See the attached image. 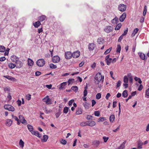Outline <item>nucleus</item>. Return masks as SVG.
Masks as SVG:
<instances>
[{
  "label": "nucleus",
  "mask_w": 149,
  "mask_h": 149,
  "mask_svg": "<svg viewBox=\"0 0 149 149\" xmlns=\"http://www.w3.org/2000/svg\"><path fill=\"white\" fill-rule=\"evenodd\" d=\"M32 134H34V135L39 138L41 136V135L37 131H33V133H32Z\"/></svg>",
  "instance_id": "obj_23"
},
{
  "label": "nucleus",
  "mask_w": 149,
  "mask_h": 149,
  "mask_svg": "<svg viewBox=\"0 0 149 149\" xmlns=\"http://www.w3.org/2000/svg\"><path fill=\"white\" fill-rule=\"evenodd\" d=\"M10 80L13 81H16V79H15V78L10 76Z\"/></svg>",
  "instance_id": "obj_62"
},
{
  "label": "nucleus",
  "mask_w": 149,
  "mask_h": 149,
  "mask_svg": "<svg viewBox=\"0 0 149 149\" xmlns=\"http://www.w3.org/2000/svg\"><path fill=\"white\" fill-rule=\"evenodd\" d=\"M101 96L100 93H98L96 95V98L97 99H99L101 98Z\"/></svg>",
  "instance_id": "obj_46"
},
{
  "label": "nucleus",
  "mask_w": 149,
  "mask_h": 149,
  "mask_svg": "<svg viewBox=\"0 0 149 149\" xmlns=\"http://www.w3.org/2000/svg\"><path fill=\"white\" fill-rule=\"evenodd\" d=\"M4 107L5 109L8 110L9 111V104L5 105L4 106Z\"/></svg>",
  "instance_id": "obj_48"
},
{
  "label": "nucleus",
  "mask_w": 149,
  "mask_h": 149,
  "mask_svg": "<svg viewBox=\"0 0 149 149\" xmlns=\"http://www.w3.org/2000/svg\"><path fill=\"white\" fill-rule=\"evenodd\" d=\"M9 120L7 119L6 120L5 124L6 126H9Z\"/></svg>",
  "instance_id": "obj_56"
},
{
  "label": "nucleus",
  "mask_w": 149,
  "mask_h": 149,
  "mask_svg": "<svg viewBox=\"0 0 149 149\" xmlns=\"http://www.w3.org/2000/svg\"><path fill=\"white\" fill-rule=\"evenodd\" d=\"M103 40L101 38H98L97 40V42L98 43L101 44L103 43Z\"/></svg>",
  "instance_id": "obj_29"
},
{
  "label": "nucleus",
  "mask_w": 149,
  "mask_h": 149,
  "mask_svg": "<svg viewBox=\"0 0 149 149\" xmlns=\"http://www.w3.org/2000/svg\"><path fill=\"white\" fill-rule=\"evenodd\" d=\"M22 123L26 125L27 124V122L26 121V120L24 119L23 120H22L21 121Z\"/></svg>",
  "instance_id": "obj_64"
},
{
  "label": "nucleus",
  "mask_w": 149,
  "mask_h": 149,
  "mask_svg": "<svg viewBox=\"0 0 149 149\" xmlns=\"http://www.w3.org/2000/svg\"><path fill=\"white\" fill-rule=\"evenodd\" d=\"M104 117H100L98 119V122H103V121H104Z\"/></svg>",
  "instance_id": "obj_52"
},
{
  "label": "nucleus",
  "mask_w": 149,
  "mask_h": 149,
  "mask_svg": "<svg viewBox=\"0 0 149 149\" xmlns=\"http://www.w3.org/2000/svg\"><path fill=\"white\" fill-rule=\"evenodd\" d=\"M143 88V86L141 84L138 88V90L139 91H141L142 89Z\"/></svg>",
  "instance_id": "obj_50"
},
{
  "label": "nucleus",
  "mask_w": 149,
  "mask_h": 149,
  "mask_svg": "<svg viewBox=\"0 0 149 149\" xmlns=\"http://www.w3.org/2000/svg\"><path fill=\"white\" fill-rule=\"evenodd\" d=\"M126 143V141L123 142L118 148L119 149H124L125 148V145Z\"/></svg>",
  "instance_id": "obj_22"
},
{
  "label": "nucleus",
  "mask_w": 149,
  "mask_h": 149,
  "mask_svg": "<svg viewBox=\"0 0 149 149\" xmlns=\"http://www.w3.org/2000/svg\"><path fill=\"white\" fill-rule=\"evenodd\" d=\"M93 117V116L91 115H88L87 116L86 118V119L88 120H89L91 119V118Z\"/></svg>",
  "instance_id": "obj_59"
},
{
  "label": "nucleus",
  "mask_w": 149,
  "mask_h": 149,
  "mask_svg": "<svg viewBox=\"0 0 149 149\" xmlns=\"http://www.w3.org/2000/svg\"><path fill=\"white\" fill-rule=\"evenodd\" d=\"M110 94L109 93H107L105 97V98L107 100H108L109 97H110Z\"/></svg>",
  "instance_id": "obj_63"
},
{
  "label": "nucleus",
  "mask_w": 149,
  "mask_h": 149,
  "mask_svg": "<svg viewBox=\"0 0 149 149\" xmlns=\"http://www.w3.org/2000/svg\"><path fill=\"white\" fill-rule=\"evenodd\" d=\"M24 142L22 139H20L19 142V145L21 148H23L24 146Z\"/></svg>",
  "instance_id": "obj_36"
},
{
  "label": "nucleus",
  "mask_w": 149,
  "mask_h": 149,
  "mask_svg": "<svg viewBox=\"0 0 149 149\" xmlns=\"http://www.w3.org/2000/svg\"><path fill=\"white\" fill-rule=\"evenodd\" d=\"M112 30V28L110 26H106L104 29V31L107 33L111 32Z\"/></svg>",
  "instance_id": "obj_9"
},
{
  "label": "nucleus",
  "mask_w": 149,
  "mask_h": 149,
  "mask_svg": "<svg viewBox=\"0 0 149 149\" xmlns=\"http://www.w3.org/2000/svg\"><path fill=\"white\" fill-rule=\"evenodd\" d=\"M115 120V116L114 115H111L109 117V120L110 122L112 123Z\"/></svg>",
  "instance_id": "obj_25"
},
{
  "label": "nucleus",
  "mask_w": 149,
  "mask_h": 149,
  "mask_svg": "<svg viewBox=\"0 0 149 149\" xmlns=\"http://www.w3.org/2000/svg\"><path fill=\"white\" fill-rule=\"evenodd\" d=\"M128 81V78L127 76H125L124 77L123 82L125 83H127Z\"/></svg>",
  "instance_id": "obj_35"
},
{
  "label": "nucleus",
  "mask_w": 149,
  "mask_h": 149,
  "mask_svg": "<svg viewBox=\"0 0 149 149\" xmlns=\"http://www.w3.org/2000/svg\"><path fill=\"white\" fill-rule=\"evenodd\" d=\"M121 49V47L120 45H117V48L116 52L117 53H120V52Z\"/></svg>",
  "instance_id": "obj_33"
},
{
  "label": "nucleus",
  "mask_w": 149,
  "mask_h": 149,
  "mask_svg": "<svg viewBox=\"0 0 149 149\" xmlns=\"http://www.w3.org/2000/svg\"><path fill=\"white\" fill-rule=\"evenodd\" d=\"M87 125L91 127L93 126L96 124L95 122L93 120L87 121Z\"/></svg>",
  "instance_id": "obj_8"
},
{
  "label": "nucleus",
  "mask_w": 149,
  "mask_h": 149,
  "mask_svg": "<svg viewBox=\"0 0 149 149\" xmlns=\"http://www.w3.org/2000/svg\"><path fill=\"white\" fill-rule=\"evenodd\" d=\"M121 26V24L120 23L118 24L116 26L115 29L116 30H119Z\"/></svg>",
  "instance_id": "obj_32"
},
{
  "label": "nucleus",
  "mask_w": 149,
  "mask_h": 149,
  "mask_svg": "<svg viewBox=\"0 0 149 149\" xmlns=\"http://www.w3.org/2000/svg\"><path fill=\"white\" fill-rule=\"evenodd\" d=\"M147 7L146 6H144L143 12V16H145L146 14V12H147Z\"/></svg>",
  "instance_id": "obj_41"
},
{
  "label": "nucleus",
  "mask_w": 149,
  "mask_h": 149,
  "mask_svg": "<svg viewBox=\"0 0 149 149\" xmlns=\"http://www.w3.org/2000/svg\"><path fill=\"white\" fill-rule=\"evenodd\" d=\"M43 101L44 102H45L46 103L48 104H51V101L50 100L48 96H47L46 97L43 99Z\"/></svg>",
  "instance_id": "obj_7"
},
{
  "label": "nucleus",
  "mask_w": 149,
  "mask_h": 149,
  "mask_svg": "<svg viewBox=\"0 0 149 149\" xmlns=\"http://www.w3.org/2000/svg\"><path fill=\"white\" fill-rule=\"evenodd\" d=\"M61 143L63 145H65L67 143V141L65 140H62L61 141Z\"/></svg>",
  "instance_id": "obj_49"
},
{
  "label": "nucleus",
  "mask_w": 149,
  "mask_h": 149,
  "mask_svg": "<svg viewBox=\"0 0 149 149\" xmlns=\"http://www.w3.org/2000/svg\"><path fill=\"white\" fill-rule=\"evenodd\" d=\"M111 49V48L107 49L104 52V54L106 55L109 53L110 52Z\"/></svg>",
  "instance_id": "obj_45"
},
{
  "label": "nucleus",
  "mask_w": 149,
  "mask_h": 149,
  "mask_svg": "<svg viewBox=\"0 0 149 149\" xmlns=\"http://www.w3.org/2000/svg\"><path fill=\"white\" fill-rule=\"evenodd\" d=\"M80 56V52L79 51H76L72 54V57L76 58H78Z\"/></svg>",
  "instance_id": "obj_6"
},
{
  "label": "nucleus",
  "mask_w": 149,
  "mask_h": 149,
  "mask_svg": "<svg viewBox=\"0 0 149 149\" xmlns=\"http://www.w3.org/2000/svg\"><path fill=\"white\" fill-rule=\"evenodd\" d=\"M87 121L83 122L80 123V125L81 126H85L87 125Z\"/></svg>",
  "instance_id": "obj_40"
},
{
  "label": "nucleus",
  "mask_w": 149,
  "mask_h": 149,
  "mask_svg": "<svg viewBox=\"0 0 149 149\" xmlns=\"http://www.w3.org/2000/svg\"><path fill=\"white\" fill-rule=\"evenodd\" d=\"M27 127L29 131L31 132V133H33V127L31 125L29 124L27 125Z\"/></svg>",
  "instance_id": "obj_19"
},
{
  "label": "nucleus",
  "mask_w": 149,
  "mask_h": 149,
  "mask_svg": "<svg viewBox=\"0 0 149 149\" xmlns=\"http://www.w3.org/2000/svg\"><path fill=\"white\" fill-rule=\"evenodd\" d=\"M44 110L45 111V113L47 114L51 112L52 111L50 109L48 110L46 107H45Z\"/></svg>",
  "instance_id": "obj_43"
},
{
  "label": "nucleus",
  "mask_w": 149,
  "mask_h": 149,
  "mask_svg": "<svg viewBox=\"0 0 149 149\" xmlns=\"http://www.w3.org/2000/svg\"><path fill=\"white\" fill-rule=\"evenodd\" d=\"M9 49L7 48L6 52L4 53L5 55H8L9 53Z\"/></svg>",
  "instance_id": "obj_54"
},
{
  "label": "nucleus",
  "mask_w": 149,
  "mask_h": 149,
  "mask_svg": "<svg viewBox=\"0 0 149 149\" xmlns=\"http://www.w3.org/2000/svg\"><path fill=\"white\" fill-rule=\"evenodd\" d=\"M33 24L35 27L38 28L41 25V23L40 21H38L33 23Z\"/></svg>",
  "instance_id": "obj_20"
},
{
  "label": "nucleus",
  "mask_w": 149,
  "mask_h": 149,
  "mask_svg": "<svg viewBox=\"0 0 149 149\" xmlns=\"http://www.w3.org/2000/svg\"><path fill=\"white\" fill-rule=\"evenodd\" d=\"M134 79L136 81H137L140 84H141L142 81H141V79L137 77H135L134 78Z\"/></svg>",
  "instance_id": "obj_31"
},
{
  "label": "nucleus",
  "mask_w": 149,
  "mask_h": 149,
  "mask_svg": "<svg viewBox=\"0 0 149 149\" xmlns=\"http://www.w3.org/2000/svg\"><path fill=\"white\" fill-rule=\"evenodd\" d=\"M15 109L13 107L10 105V111H15Z\"/></svg>",
  "instance_id": "obj_57"
},
{
  "label": "nucleus",
  "mask_w": 149,
  "mask_h": 149,
  "mask_svg": "<svg viewBox=\"0 0 149 149\" xmlns=\"http://www.w3.org/2000/svg\"><path fill=\"white\" fill-rule=\"evenodd\" d=\"M65 58L68 59L71 58L72 57V54L70 52H67L65 53Z\"/></svg>",
  "instance_id": "obj_5"
},
{
  "label": "nucleus",
  "mask_w": 149,
  "mask_h": 149,
  "mask_svg": "<svg viewBox=\"0 0 149 149\" xmlns=\"http://www.w3.org/2000/svg\"><path fill=\"white\" fill-rule=\"evenodd\" d=\"M49 66L50 68L52 69H55L57 68L56 66L53 63L50 64Z\"/></svg>",
  "instance_id": "obj_39"
},
{
  "label": "nucleus",
  "mask_w": 149,
  "mask_h": 149,
  "mask_svg": "<svg viewBox=\"0 0 149 149\" xmlns=\"http://www.w3.org/2000/svg\"><path fill=\"white\" fill-rule=\"evenodd\" d=\"M71 89L74 91L75 93L77 92L78 90V88L77 86H74L71 88Z\"/></svg>",
  "instance_id": "obj_26"
},
{
  "label": "nucleus",
  "mask_w": 149,
  "mask_h": 149,
  "mask_svg": "<svg viewBox=\"0 0 149 149\" xmlns=\"http://www.w3.org/2000/svg\"><path fill=\"white\" fill-rule=\"evenodd\" d=\"M33 64V60L30 58H28V64L29 66H32Z\"/></svg>",
  "instance_id": "obj_24"
},
{
  "label": "nucleus",
  "mask_w": 149,
  "mask_h": 149,
  "mask_svg": "<svg viewBox=\"0 0 149 149\" xmlns=\"http://www.w3.org/2000/svg\"><path fill=\"white\" fill-rule=\"evenodd\" d=\"M15 63L16 64V65L17 68H20L22 67L23 63L21 61L18 60Z\"/></svg>",
  "instance_id": "obj_10"
},
{
  "label": "nucleus",
  "mask_w": 149,
  "mask_h": 149,
  "mask_svg": "<svg viewBox=\"0 0 149 149\" xmlns=\"http://www.w3.org/2000/svg\"><path fill=\"white\" fill-rule=\"evenodd\" d=\"M126 7L125 5L123 4H120L118 6V9L120 11L123 12L126 9Z\"/></svg>",
  "instance_id": "obj_3"
},
{
  "label": "nucleus",
  "mask_w": 149,
  "mask_h": 149,
  "mask_svg": "<svg viewBox=\"0 0 149 149\" xmlns=\"http://www.w3.org/2000/svg\"><path fill=\"white\" fill-rule=\"evenodd\" d=\"M15 66H16V65L13 63H10V68H13L15 67Z\"/></svg>",
  "instance_id": "obj_58"
},
{
  "label": "nucleus",
  "mask_w": 149,
  "mask_h": 149,
  "mask_svg": "<svg viewBox=\"0 0 149 149\" xmlns=\"http://www.w3.org/2000/svg\"><path fill=\"white\" fill-rule=\"evenodd\" d=\"M123 35H121L119 38L118 41L119 42H120L122 39L123 38Z\"/></svg>",
  "instance_id": "obj_60"
},
{
  "label": "nucleus",
  "mask_w": 149,
  "mask_h": 149,
  "mask_svg": "<svg viewBox=\"0 0 149 149\" xmlns=\"http://www.w3.org/2000/svg\"><path fill=\"white\" fill-rule=\"evenodd\" d=\"M31 95L30 94H28L26 96V99L28 100H29L31 99Z\"/></svg>",
  "instance_id": "obj_55"
},
{
  "label": "nucleus",
  "mask_w": 149,
  "mask_h": 149,
  "mask_svg": "<svg viewBox=\"0 0 149 149\" xmlns=\"http://www.w3.org/2000/svg\"><path fill=\"white\" fill-rule=\"evenodd\" d=\"M100 144V142L98 140L94 141L93 142V144L96 147H97Z\"/></svg>",
  "instance_id": "obj_21"
},
{
  "label": "nucleus",
  "mask_w": 149,
  "mask_h": 149,
  "mask_svg": "<svg viewBox=\"0 0 149 149\" xmlns=\"http://www.w3.org/2000/svg\"><path fill=\"white\" fill-rule=\"evenodd\" d=\"M128 95L127 91L125 90L122 93V96L124 97H126Z\"/></svg>",
  "instance_id": "obj_27"
},
{
  "label": "nucleus",
  "mask_w": 149,
  "mask_h": 149,
  "mask_svg": "<svg viewBox=\"0 0 149 149\" xmlns=\"http://www.w3.org/2000/svg\"><path fill=\"white\" fill-rule=\"evenodd\" d=\"M94 114L96 116H99L100 115V113L99 111H95Z\"/></svg>",
  "instance_id": "obj_47"
},
{
  "label": "nucleus",
  "mask_w": 149,
  "mask_h": 149,
  "mask_svg": "<svg viewBox=\"0 0 149 149\" xmlns=\"http://www.w3.org/2000/svg\"><path fill=\"white\" fill-rule=\"evenodd\" d=\"M128 29L127 28L124 31V33L122 35H123V36H125L126 35L127 33L128 32Z\"/></svg>",
  "instance_id": "obj_53"
},
{
  "label": "nucleus",
  "mask_w": 149,
  "mask_h": 149,
  "mask_svg": "<svg viewBox=\"0 0 149 149\" xmlns=\"http://www.w3.org/2000/svg\"><path fill=\"white\" fill-rule=\"evenodd\" d=\"M137 148L139 149H141L142 148V146L143 145V143L141 141L139 140L137 141Z\"/></svg>",
  "instance_id": "obj_14"
},
{
  "label": "nucleus",
  "mask_w": 149,
  "mask_h": 149,
  "mask_svg": "<svg viewBox=\"0 0 149 149\" xmlns=\"http://www.w3.org/2000/svg\"><path fill=\"white\" fill-rule=\"evenodd\" d=\"M46 19V17L45 15H42L39 17L38 19L39 21L42 22L45 20Z\"/></svg>",
  "instance_id": "obj_17"
},
{
  "label": "nucleus",
  "mask_w": 149,
  "mask_h": 149,
  "mask_svg": "<svg viewBox=\"0 0 149 149\" xmlns=\"http://www.w3.org/2000/svg\"><path fill=\"white\" fill-rule=\"evenodd\" d=\"M10 59L13 62H16L19 60L18 57L14 55L12 56L11 57Z\"/></svg>",
  "instance_id": "obj_13"
},
{
  "label": "nucleus",
  "mask_w": 149,
  "mask_h": 149,
  "mask_svg": "<svg viewBox=\"0 0 149 149\" xmlns=\"http://www.w3.org/2000/svg\"><path fill=\"white\" fill-rule=\"evenodd\" d=\"M82 111L80 108H78L77 110L76 114L77 115L81 114L82 113Z\"/></svg>",
  "instance_id": "obj_28"
},
{
  "label": "nucleus",
  "mask_w": 149,
  "mask_h": 149,
  "mask_svg": "<svg viewBox=\"0 0 149 149\" xmlns=\"http://www.w3.org/2000/svg\"><path fill=\"white\" fill-rule=\"evenodd\" d=\"M112 60V58H110L106 61L107 64V65H110L111 62V61Z\"/></svg>",
  "instance_id": "obj_44"
},
{
  "label": "nucleus",
  "mask_w": 149,
  "mask_h": 149,
  "mask_svg": "<svg viewBox=\"0 0 149 149\" xmlns=\"http://www.w3.org/2000/svg\"><path fill=\"white\" fill-rule=\"evenodd\" d=\"M19 120L20 121V122H21L22 120H23L24 119V117L23 116L21 115L19 116Z\"/></svg>",
  "instance_id": "obj_51"
},
{
  "label": "nucleus",
  "mask_w": 149,
  "mask_h": 149,
  "mask_svg": "<svg viewBox=\"0 0 149 149\" xmlns=\"http://www.w3.org/2000/svg\"><path fill=\"white\" fill-rule=\"evenodd\" d=\"M111 22L114 25L116 24L118 22V17H116L111 21Z\"/></svg>",
  "instance_id": "obj_15"
},
{
  "label": "nucleus",
  "mask_w": 149,
  "mask_h": 149,
  "mask_svg": "<svg viewBox=\"0 0 149 149\" xmlns=\"http://www.w3.org/2000/svg\"><path fill=\"white\" fill-rule=\"evenodd\" d=\"M6 51V48L2 45L0 46V52H4Z\"/></svg>",
  "instance_id": "obj_30"
},
{
  "label": "nucleus",
  "mask_w": 149,
  "mask_h": 149,
  "mask_svg": "<svg viewBox=\"0 0 149 149\" xmlns=\"http://www.w3.org/2000/svg\"><path fill=\"white\" fill-rule=\"evenodd\" d=\"M95 47V45L93 43H90L88 46V49L89 50H93Z\"/></svg>",
  "instance_id": "obj_11"
},
{
  "label": "nucleus",
  "mask_w": 149,
  "mask_h": 149,
  "mask_svg": "<svg viewBox=\"0 0 149 149\" xmlns=\"http://www.w3.org/2000/svg\"><path fill=\"white\" fill-rule=\"evenodd\" d=\"M139 54L140 58L141 59L144 60L145 59L146 56L144 53L141 52H139Z\"/></svg>",
  "instance_id": "obj_18"
},
{
  "label": "nucleus",
  "mask_w": 149,
  "mask_h": 149,
  "mask_svg": "<svg viewBox=\"0 0 149 149\" xmlns=\"http://www.w3.org/2000/svg\"><path fill=\"white\" fill-rule=\"evenodd\" d=\"M74 82V79H69L68 81V85L70 84H72Z\"/></svg>",
  "instance_id": "obj_38"
},
{
  "label": "nucleus",
  "mask_w": 149,
  "mask_h": 149,
  "mask_svg": "<svg viewBox=\"0 0 149 149\" xmlns=\"http://www.w3.org/2000/svg\"><path fill=\"white\" fill-rule=\"evenodd\" d=\"M61 114L60 111L59 110L55 114L56 118H58Z\"/></svg>",
  "instance_id": "obj_42"
},
{
  "label": "nucleus",
  "mask_w": 149,
  "mask_h": 149,
  "mask_svg": "<svg viewBox=\"0 0 149 149\" xmlns=\"http://www.w3.org/2000/svg\"><path fill=\"white\" fill-rule=\"evenodd\" d=\"M69 108L68 107H66L64 108L63 110V113H67L68 111Z\"/></svg>",
  "instance_id": "obj_37"
},
{
  "label": "nucleus",
  "mask_w": 149,
  "mask_h": 149,
  "mask_svg": "<svg viewBox=\"0 0 149 149\" xmlns=\"http://www.w3.org/2000/svg\"><path fill=\"white\" fill-rule=\"evenodd\" d=\"M48 138V136L46 135H44L43 136V139L42 140L43 142H46L47 141Z\"/></svg>",
  "instance_id": "obj_34"
},
{
  "label": "nucleus",
  "mask_w": 149,
  "mask_h": 149,
  "mask_svg": "<svg viewBox=\"0 0 149 149\" xmlns=\"http://www.w3.org/2000/svg\"><path fill=\"white\" fill-rule=\"evenodd\" d=\"M67 82H64L61 83L59 85V89L60 90L63 89L67 84Z\"/></svg>",
  "instance_id": "obj_16"
},
{
  "label": "nucleus",
  "mask_w": 149,
  "mask_h": 149,
  "mask_svg": "<svg viewBox=\"0 0 149 149\" xmlns=\"http://www.w3.org/2000/svg\"><path fill=\"white\" fill-rule=\"evenodd\" d=\"M84 107L86 109H88L89 108L88 104L87 103H86L85 104H84Z\"/></svg>",
  "instance_id": "obj_61"
},
{
  "label": "nucleus",
  "mask_w": 149,
  "mask_h": 149,
  "mask_svg": "<svg viewBox=\"0 0 149 149\" xmlns=\"http://www.w3.org/2000/svg\"><path fill=\"white\" fill-rule=\"evenodd\" d=\"M60 60V57L58 56H54L52 58V61L54 63L58 62Z\"/></svg>",
  "instance_id": "obj_4"
},
{
  "label": "nucleus",
  "mask_w": 149,
  "mask_h": 149,
  "mask_svg": "<svg viewBox=\"0 0 149 149\" xmlns=\"http://www.w3.org/2000/svg\"><path fill=\"white\" fill-rule=\"evenodd\" d=\"M104 76H102L101 73L98 72L96 74L95 77V83L96 84H99L101 81L103 83L104 81Z\"/></svg>",
  "instance_id": "obj_1"
},
{
  "label": "nucleus",
  "mask_w": 149,
  "mask_h": 149,
  "mask_svg": "<svg viewBox=\"0 0 149 149\" xmlns=\"http://www.w3.org/2000/svg\"><path fill=\"white\" fill-rule=\"evenodd\" d=\"M126 16V13H124L120 17L119 20L120 22H123L125 19Z\"/></svg>",
  "instance_id": "obj_12"
},
{
  "label": "nucleus",
  "mask_w": 149,
  "mask_h": 149,
  "mask_svg": "<svg viewBox=\"0 0 149 149\" xmlns=\"http://www.w3.org/2000/svg\"><path fill=\"white\" fill-rule=\"evenodd\" d=\"M45 61L44 59H38L36 62L37 65L39 67H41L44 66L45 64Z\"/></svg>",
  "instance_id": "obj_2"
}]
</instances>
